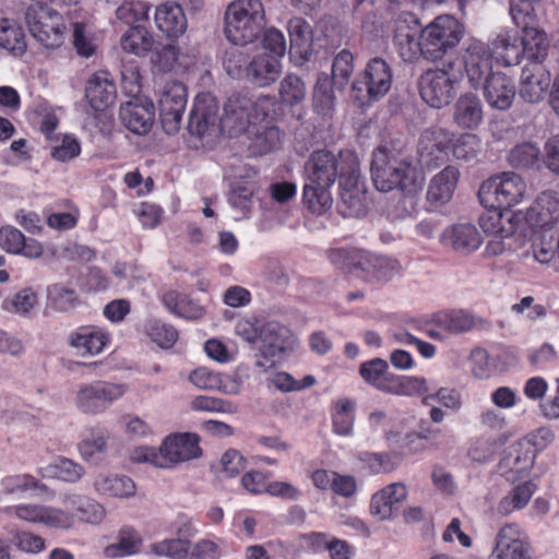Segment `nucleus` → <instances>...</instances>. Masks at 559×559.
<instances>
[{
  "label": "nucleus",
  "instance_id": "obj_1",
  "mask_svg": "<svg viewBox=\"0 0 559 559\" xmlns=\"http://www.w3.org/2000/svg\"><path fill=\"white\" fill-rule=\"evenodd\" d=\"M495 187V203H491V255L502 254L513 249L515 233L521 228V212L511 210L521 200L524 186L519 176L504 173L501 177L491 176Z\"/></svg>",
  "mask_w": 559,
  "mask_h": 559
},
{
  "label": "nucleus",
  "instance_id": "obj_2",
  "mask_svg": "<svg viewBox=\"0 0 559 559\" xmlns=\"http://www.w3.org/2000/svg\"><path fill=\"white\" fill-rule=\"evenodd\" d=\"M370 171L376 189L381 192H420L425 183V176L416 165L386 146L374 150Z\"/></svg>",
  "mask_w": 559,
  "mask_h": 559
},
{
  "label": "nucleus",
  "instance_id": "obj_3",
  "mask_svg": "<svg viewBox=\"0 0 559 559\" xmlns=\"http://www.w3.org/2000/svg\"><path fill=\"white\" fill-rule=\"evenodd\" d=\"M275 97L259 95L251 97L247 93L230 95L225 104L224 114L219 119L221 130L229 136L237 135L276 114Z\"/></svg>",
  "mask_w": 559,
  "mask_h": 559
},
{
  "label": "nucleus",
  "instance_id": "obj_4",
  "mask_svg": "<svg viewBox=\"0 0 559 559\" xmlns=\"http://www.w3.org/2000/svg\"><path fill=\"white\" fill-rule=\"evenodd\" d=\"M264 8L260 0H235L224 16V33L234 45L253 41L263 26Z\"/></svg>",
  "mask_w": 559,
  "mask_h": 559
},
{
  "label": "nucleus",
  "instance_id": "obj_5",
  "mask_svg": "<svg viewBox=\"0 0 559 559\" xmlns=\"http://www.w3.org/2000/svg\"><path fill=\"white\" fill-rule=\"evenodd\" d=\"M539 3L521 2L510 4V13L518 27L522 29L521 41L524 58L528 62L545 61L550 46L547 34L539 28Z\"/></svg>",
  "mask_w": 559,
  "mask_h": 559
},
{
  "label": "nucleus",
  "instance_id": "obj_6",
  "mask_svg": "<svg viewBox=\"0 0 559 559\" xmlns=\"http://www.w3.org/2000/svg\"><path fill=\"white\" fill-rule=\"evenodd\" d=\"M464 27L452 15L442 14L435 17L420 31L424 58L430 61L442 59L461 41Z\"/></svg>",
  "mask_w": 559,
  "mask_h": 559
},
{
  "label": "nucleus",
  "instance_id": "obj_7",
  "mask_svg": "<svg viewBox=\"0 0 559 559\" xmlns=\"http://www.w3.org/2000/svg\"><path fill=\"white\" fill-rule=\"evenodd\" d=\"M25 24L44 48L55 50L64 44L67 25L63 16L45 4H32L24 14Z\"/></svg>",
  "mask_w": 559,
  "mask_h": 559
},
{
  "label": "nucleus",
  "instance_id": "obj_8",
  "mask_svg": "<svg viewBox=\"0 0 559 559\" xmlns=\"http://www.w3.org/2000/svg\"><path fill=\"white\" fill-rule=\"evenodd\" d=\"M128 391L127 383L94 380L81 383L74 392L73 401L81 413L100 415L121 400Z\"/></svg>",
  "mask_w": 559,
  "mask_h": 559
},
{
  "label": "nucleus",
  "instance_id": "obj_9",
  "mask_svg": "<svg viewBox=\"0 0 559 559\" xmlns=\"http://www.w3.org/2000/svg\"><path fill=\"white\" fill-rule=\"evenodd\" d=\"M461 81L460 71L452 64L425 71L418 80L421 99L432 108H443L455 97Z\"/></svg>",
  "mask_w": 559,
  "mask_h": 559
},
{
  "label": "nucleus",
  "instance_id": "obj_10",
  "mask_svg": "<svg viewBox=\"0 0 559 559\" xmlns=\"http://www.w3.org/2000/svg\"><path fill=\"white\" fill-rule=\"evenodd\" d=\"M61 507L39 504V503H21L9 507L8 514L15 515L17 519L43 525L53 530H70L76 523L75 513L62 503Z\"/></svg>",
  "mask_w": 559,
  "mask_h": 559
},
{
  "label": "nucleus",
  "instance_id": "obj_11",
  "mask_svg": "<svg viewBox=\"0 0 559 559\" xmlns=\"http://www.w3.org/2000/svg\"><path fill=\"white\" fill-rule=\"evenodd\" d=\"M345 169L342 173L340 197L345 216H359L366 212V187L361 180L359 160L356 154L344 155Z\"/></svg>",
  "mask_w": 559,
  "mask_h": 559
},
{
  "label": "nucleus",
  "instance_id": "obj_12",
  "mask_svg": "<svg viewBox=\"0 0 559 559\" xmlns=\"http://www.w3.org/2000/svg\"><path fill=\"white\" fill-rule=\"evenodd\" d=\"M345 154H354L352 151H341L338 154L326 150L313 152L305 164V181L311 185L331 186L341 181L342 173H347L344 162Z\"/></svg>",
  "mask_w": 559,
  "mask_h": 559
},
{
  "label": "nucleus",
  "instance_id": "obj_13",
  "mask_svg": "<svg viewBox=\"0 0 559 559\" xmlns=\"http://www.w3.org/2000/svg\"><path fill=\"white\" fill-rule=\"evenodd\" d=\"M393 72L390 64L382 58L371 59L364 72L356 78L353 83L352 90L355 93L354 97L361 98V93L371 100H378L384 97L392 87Z\"/></svg>",
  "mask_w": 559,
  "mask_h": 559
},
{
  "label": "nucleus",
  "instance_id": "obj_14",
  "mask_svg": "<svg viewBox=\"0 0 559 559\" xmlns=\"http://www.w3.org/2000/svg\"><path fill=\"white\" fill-rule=\"evenodd\" d=\"M188 102L186 86L178 81L164 84L160 90L158 106L163 129L168 134L179 131Z\"/></svg>",
  "mask_w": 559,
  "mask_h": 559
},
{
  "label": "nucleus",
  "instance_id": "obj_15",
  "mask_svg": "<svg viewBox=\"0 0 559 559\" xmlns=\"http://www.w3.org/2000/svg\"><path fill=\"white\" fill-rule=\"evenodd\" d=\"M453 133L441 127L425 130L418 143L420 162L427 167H438L448 160Z\"/></svg>",
  "mask_w": 559,
  "mask_h": 559
},
{
  "label": "nucleus",
  "instance_id": "obj_16",
  "mask_svg": "<svg viewBox=\"0 0 559 559\" xmlns=\"http://www.w3.org/2000/svg\"><path fill=\"white\" fill-rule=\"evenodd\" d=\"M559 222V194L547 190L542 192L535 202L521 213V225L525 224L532 230L551 228Z\"/></svg>",
  "mask_w": 559,
  "mask_h": 559
},
{
  "label": "nucleus",
  "instance_id": "obj_17",
  "mask_svg": "<svg viewBox=\"0 0 559 559\" xmlns=\"http://www.w3.org/2000/svg\"><path fill=\"white\" fill-rule=\"evenodd\" d=\"M296 345L294 333L276 321L262 324L260 331L259 353L262 358L270 360L290 352Z\"/></svg>",
  "mask_w": 559,
  "mask_h": 559
},
{
  "label": "nucleus",
  "instance_id": "obj_18",
  "mask_svg": "<svg viewBox=\"0 0 559 559\" xmlns=\"http://www.w3.org/2000/svg\"><path fill=\"white\" fill-rule=\"evenodd\" d=\"M164 468L198 457L201 454L199 439L192 433H173L160 444Z\"/></svg>",
  "mask_w": 559,
  "mask_h": 559
},
{
  "label": "nucleus",
  "instance_id": "obj_19",
  "mask_svg": "<svg viewBox=\"0 0 559 559\" xmlns=\"http://www.w3.org/2000/svg\"><path fill=\"white\" fill-rule=\"evenodd\" d=\"M534 463V454L525 449L524 442H515L506 448L497 464V472L510 483L519 480Z\"/></svg>",
  "mask_w": 559,
  "mask_h": 559
},
{
  "label": "nucleus",
  "instance_id": "obj_20",
  "mask_svg": "<svg viewBox=\"0 0 559 559\" xmlns=\"http://www.w3.org/2000/svg\"><path fill=\"white\" fill-rule=\"evenodd\" d=\"M465 70L471 85L483 88L485 97L488 95L489 85V52L484 43L472 40L468 44L465 56Z\"/></svg>",
  "mask_w": 559,
  "mask_h": 559
},
{
  "label": "nucleus",
  "instance_id": "obj_21",
  "mask_svg": "<svg viewBox=\"0 0 559 559\" xmlns=\"http://www.w3.org/2000/svg\"><path fill=\"white\" fill-rule=\"evenodd\" d=\"M551 83L550 72L540 62H528L522 69L520 96L527 103L544 99Z\"/></svg>",
  "mask_w": 559,
  "mask_h": 559
},
{
  "label": "nucleus",
  "instance_id": "obj_22",
  "mask_svg": "<svg viewBox=\"0 0 559 559\" xmlns=\"http://www.w3.org/2000/svg\"><path fill=\"white\" fill-rule=\"evenodd\" d=\"M393 46L397 55L405 62H415L420 57H424V45H421L417 23H408L404 20L396 21L393 34Z\"/></svg>",
  "mask_w": 559,
  "mask_h": 559
},
{
  "label": "nucleus",
  "instance_id": "obj_23",
  "mask_svg": "<svg viewBox=\"0 0 559 559\" xmlns=\"http://www.w3.org/2000/svg\"><path fill=\"white\" fill-rule=\"evenodd\" d=\"M122 124L135 134H146L153 127L155 119L154 104L148 100H130L119 110Z\"/></svg>",
  "mask_w": 559,
  "mask_h": 559
},
{
  "label": "nucleus",
  "instance_id": "obj_24",
  "mask_svg": "<svg viewBox=\"0 0 559 559\" xmlns=\"http://www.w3.org/2000/svg\"><path fill=\"white\" fill-rule=\"evenodd\" d=\"M460 171L454 166H445L429 181L427 189V202L432 210H437L449 203L456 189Z\"/></svg>",
  "mask_w": 559,
  "mask_h": 559
},
{
  "label": "nucleus",
  "instance_id": "obj_25",
  "mask_svg": "<svg viewBox=\"0 0 559 559\" xmlns=\"http://www.w3.org/2000/svg\"><path fill=\"white\" fill-rule=\"evenodd\" d=\"M154 23L156 28L169 39L182 36L188 27L183 9L174 1H165L155 8Z\"/></svg>",
  "mask_w": 559,
  "mask_h": 559
},
{
  "label": "nucleus",
  "instance_id": "obj_26",
  "mask_svg": "<svg viewBox=\"0 0 559 559\" xmlns=\"http://www.w3.org/2000/svg\"><path fill=\"white\" fill-rule=\"evenodd\" d=\"M282 71V61L276 56L261 52L246 66V80L255 86L265 87L276 82Z\"/></svg>",
  "mask_w": 559,
  "mask_h": 559
},
{
  "label": "nucleus",
  "instance_id": "obj_27",
  "mask_svg": "<svg viewBox=\"0 0 559 559\" xmlns=\"http://www.w3.org/2000/svg\"><path fill=\"white\" fill-rule=\"evenodd\" d=\"M85 96L91 107L97 111L114 105L117 90L110 73L107 71L94 73L86 83Z\"/></svg>",
  "mask_w": 559,
  "mask_h": 559
},
{
  "label": "nucleus",
  "instance_id": "obj_28",
  "mask_svg": "<svg viewBox=\"0 0 559 559\" xmlns=\"http://www.w3.org/2000/svg\"><path fill=\"white\" fill-rule=\"evenodd\" d=\"M530 548L527 537L514 524L503 526L497 535V559H526Z\"/></svg>",
  "mask_w": 559,
  "mask_h": 559
},
{
  "label": "nucleus",
  "instance_id": "obj_29",
  "mask_svg": "<svg viewBox=\"0 0 559 559\" xmlns=\"http://www.w3.org/2000/svg\"><path fill=\"white\" fill-rule=\"evenodd\" d=\"M110 334L94 325L81 326L71 333L70 345L81 356H96L110 343Z\"/></svg>",
  "mask_w": 559,
  "mask_h": 559
},
{
  "label": "nucleus",
  "instance_id": "obj_30",
  "mask_svg": "<svg viewBox=\"0 0 559 559\" xmlns=\"http://www.w3.org/2000/svg\"><path fill=\"white\" fill-rule=\"evenodd\" d=\"M352 457L356 469L367 475L388 474L401 464L400 454L395 452L356 451Z\"/></svg>",
  "mask_w": 559,
  "mask_h": 559
},
{
  "label": "nucleus",
  "instance_id": "obj_31",
  "mask_svg": "<svg viewBox=\"0 0 559 559\" xmlns=\"http://www.w3.org/2000/svg\"><path fill=\"white\" fill-rule=\"evenodd\" d=\"M0 247L8 253L28 259H38L44 253V247L38 240L26 238L11 225L0 228Z\"/></svg>",
  "mask_w": 559,
  "mask_h": 559
},
{
  "label": "nucleus",
  "instance_id": "obj_32",
  "mask_svg": "<svg viewBox=\"0 0 559 559\" xmlns=\"http://www.w3.org/2000/svg\"><path fill=\"white\" fill-rule=\"evenodd\" d=\"M218 104L210 94L198 95L190 112L188 129L190 133L202 136L217 122Z\"/></svg>",
  "mask_w": 559,
  "mask_h": 559
},
{
  "label": "nucleus",
  "instance_id": "obj_33",
  "mask_svg": "<svg viewBox=\"0 0 559 559\" xmlns=\"http://www.w3.org/2000/svg\"><path fill=\"white\" fill-rule=\"evenodd\" d=\"M94 490L105 497L129 499L135 496L136 485L127 475L116 473H99L93 481Z\"/></svg>",
  "mask_w": 559,
  "mask_h": 559
},
{
  "label": "nucleus",
  "instance_id": "obj_34",
  "mask_svg": "<svg viewBox=\"0 0 559 559\" xmlns=\"http://www.w3.org/2000/svg\"><path fill=\"white\" fill-rule=\"evenodd\" d=\"M287 32L290 40V49L298 53L301 60H309L316 48L317 28L300 16L292 17L287 23Z\"/></svg>",
  "mask_w": 559,
  "mask_h": 559
},
{
  "label": "nucleus",
  "instance_id": "obj_35",
  "mask_svg": "<svg viewBox=\"0 0 559 559\" xmlns=\"http://www.w3.org/2000/svg\"><path fill=\"white\" fill-rule=\"evenodd\" d=\"M407 497V488L403 483H392L377 491L370 501V513L380 520L390 519L394 507Z\"/></svg>",
  "mask_w": 559,
  "mask_h": 559
},
{
  "label": "nucleus",
  "instance_id": "obj_36",
  "mask_svg": "<svg viewBox=\"0 0 559 559\" xmlns=\"http://www.w3.org/2000/svg\"><path fill=\"white\" fill-rule=\"evenodd\" d=\"M142 546L141 533L131 525H124L118 531L116 542L105 547L104 555L107 558L132 557L140 554Z\"/></svg>",
  "mask_w": 559,
  "mask_h": 559
},
{
  "label": "nucleus",
  "instance_id": "obj_37",
  "mask_svg": "<svg viewBox=\"0 0 559 559\" xmlns=\"http://www.w3.org/2000/svg\"><path fill=\"white\" fill-rule=\"evenodd\" d=\"M43 478L57 479L63 483L74 484L85 475V468L78 462L64 456H57L48 464L38 468Z\"/></svg>",
  "mask_w": 559,
  "mask_h": 559
},
{
  "label": "nucleus",
  "instance_id": "obj_38",
  "mask_svg": "<svg viewBox=\"0 0 559 559\" xmlns=\"http://www.w3.org/2000/svg\"><path fill=\"white\" fill-rule=\"evenodd\" d=\"M442 240L448 241L454 250L461 252L475 251L483 242L479 231L472 224H459L445 229Z\"/></svg>",
  "mask_w": 559,
  "mask_h": 559
},
{
  "label": "nucleus",
  "instance_id": "obj_39",
  "mask_svg": "<svg viewBox=\"0 0 559 559\" xmlns=\"http://www.w3.org/2000/svg\"><path fill=\"white\" fill-rule=\"evenodd\" d=\"M359 270L370 278L388 281L400 271V264L395 259L362 250Z\"/></svg>",
  "mask_w": 559,
  "mask_h": 559
},
{
  "label": "nucleus",
  "instance_id": "obj_40",
  "mask_svg": "<svg viewBox=\"0 0 559 559\" xmlns=\"http://www.w3.org/2000/svg\"><path fill=\"white\" fill-rule=\"evenodd\" d=\"M62 503L70 507V510L75 513L76 520L80 519L90 524H99L106 515L105 508L99 502L78 493L64 495Z\"/></svg>",
  "mask_w": 559,
  "mask_h": 559
},
{
  "label": "nucleus",
  "instance_id": "obj_41",
  "mask_svg": "<svg viewBox=\"0 0 559 559\" xmlns=\"http://www.w3.org/2000/svg\"><path fill=\"white\" fill-rule=\"evenodd\" d=\"M492 45L491 59H495L498 63L509 67L518 64L521 57H524L523 45L516 34L510 32L500 34Z\"/></svg>",
  "mask_w": 559,
  "mask_h": 559
},
{
  "label": "nucleus",
  "instance_id": "obj_42",
  "mask_svg": "<svg viewBox=\"0 0 559 559\" xmlns=\"http://www.w3.org/2000/svg\"><path fill=\"white\" fill-rule=\"evenodd\" d=\"M453 120L462 129H475L483 120V107L478 97L466 94L454 106Z\"/></svg>",
  "mask_w": 559,
  "mask_h": 559
},
{
  "label": "nucleus",
  "instance_id": "obj_43",
  "mask_svg": "<svg viewBox=\"0 0 559 559\" xmlns=\"http://www.w3.org/2000/svg\"><path fill=\"white\" fill-rule=\"evenodd\" d=\"M162 302L173 314L186 320H198L204 316V308L188 295L177 290L166 292Z\"/></svg>",
  "mask_w": 559,
  "mask_h": 559
},
{
  "label": "nucleus",
  "instance_id": "obj_44",
  "mask_svg": "<svg viewBox=\"0 0 559 559\" xmlns=\"http://www.w3.org/2000/svg\"><path fill=\"white\" fill-rule=\"evenodd\" d=\"M356 402L348 397H342L332 403L331 419L332 430L335 435L350 437L354 433Z\"/></svg>",
  "mask_w": 559,
  "mask_h": 559
},
{
  "label": "nucleus",
  "instance_id": "obj_45",
  "mask_svg": "<svg viewBox=\"0 0 559 559\" xmlns=\"http://www.w3.org/2000/svg\"><path fill=\"white\" fill-rule=\"evenodd\" d=\"M0 48L14 57H22L27 50L24 29L15 21L0 20Z\"/></svg>",
  "mask_w": 559,
  "mask_h": 559
},
{
  "label": "nucleus",
  "instance_id": "obj_46",
  "mask_svg": "<svg viewBox=\"0 0 559 559\" xmlns=\"http://www.w3.org/2000/svg\"><path fill=\"white\" fill-rule=\"evenodd\" d=\"M154 45V36L142 25L129 27L121 36L120 46L123 51L138 57L146 56Z\"/></svg>",
  "mask_w": 559,
  "mask_h": 559
},
{
  "label": "nucleus",
  "instance_id": "obj_47",
  "mask_svg": "<svg viewBox=\"0 0 559 559\" xmlns=\"http://www.w3.org/2000/svg\"><path fill=\"white\" fill-rule=\"evenodd\" d=\"M429 386L426 378L420 376H405V374H393L388 393L397 395V396H406V397H416L428 395Z\"/></svg>",
  "mask_w": 559,
  "mask_h": 559
},
{
  "label": "nucleus",
  "instance_id": "obj_48",
  "mask_svg": "<svg viewBox=\"0 0 559 559\" xmlns=\"http://www.w3.org/2000/svg\"><path fill=\"white\" fill-rule=\"evenodd\" d=\"M361 378L373 388L388 393L394 373L389 371V365L384 359L373 358L362 362L359 368Z\"/></svg>",
  "mask_w": 559,
  "mask_h": 559
},
{
  "label": "nucleus",
  "instance_id": "obj_49",
  "mask_svg": "<svg viewBox=\"0 0 559 559\" xmlns=\"http://www.w3.org/2000/svg\"><path fill=\"white\" fill-rule=\"evenodd\" d=\"M331 188V186L311 185V182L305 181L302 200L311 213L322 215L332 207Z\"/></svg>",
  "mask_w": 559,
  "mask_h": 559
},
{
  "label": "nucleus",
  "instance_id": "obj_50",
  "mask_svg": "<svg viewBox=\"0 0 559 559\" xmlns=\"http://www.w3.org/2000/svg\"><path fill=\"white\" fill-rule=\"evenodd\" d=\"M515 98V85L511 78L502 72H491V107L506 110Z\"/></svg>",
  "mask_w": 559,
  "mask_h": 559
},
{
  "label": "nucleus",
  "instance_id": "obj_51",
  "mask_svg": "<svg viewBox=\"0 0 559 559\" xmlns=\"http://www.w3.org/2000/svg\"><path fill=\"white\" fill-rule=\"evenodd\" d=\"M313 109L318 115L330 117L335 106V95L332 87V80L326 73H320L313 88Z\"/></svg>",
  "mask_w": 559,
  "mask_h": 559
},
{
  "label": "nucleus",
  "instance_id": "obj_52",
  "mask_svg": "<svg viewBox=\"0 0 559 559\" xmlns=\"http://www.w3.org/2000/svg\"><path fill=\"white\" fill-rule=\"evenodd\" d=\"M424 436L417 431H409L400 436L393 430L384 432V439L389 447L396 448L392 452L400 454L401 461L404 456L419 453L424 450Z\"/></svg>",
  "mask_w": 559,
  "mask_h": 559
},
{
  "label": "nucleus",
  "instance_id": "obj_53",
  "mask_svg": "<svg viewBox=\"0 0 559 559\" xmlns=\"http://www.w3.org/2000/svg\"><path fill=\"white\" fill-rule=\"evenodd\" d=\"M536 489L537 486L532 480H527L515 486L509 495L499 502V513L508 515L515 510L523 509L530 502Z\"/></svg>",
  "mask_w": 559,
  "mask_h": 559
},
{
  "label": "nucleus",
  "instance_id": "obj_54",
  "mask_svg": "<svg viewBox=\"0 0 559 559\" xmlns=\"http://www.w3.org/2000/svg\"><path fill=\"white\" fill-rule=\"evenodd\" d=\"M508 160L512 167L519 169L539 168L540 151L535 144L523 142L509 152Z\"/></svg>",
  "mask_w": 559,
  "mask_h": 559
},
{
  "label": "nucleus",
  "instance_id": "obj_55",
  "mask_svg": "<svg viewBox=\"0 0 559 559\" xmlns=\"http://www.w3.org/2000/svg\"><path fill=\"white\" fill-rule=\"evenodd\" d=\"M1 486L7 493H20L36 491L37 493L48 492L49 487L29 474H19L4 477Z\"/></svg>",
  "mask_w": 559,
  "mask_h": 559
},
{
  "label": "nucleus",
  "instance_id": "obj_56",
  "mask_svg": "<svg viewBox=\"0 0 559 559\" xmlns=\"http://www.w3.org/2000/svg\"><path fill=\"white\" fill-rule=\"evenodd\" d=\"M37 293L31 287H25L13 296L5 298L2 302V308L14 314L27 316L37 306Z\"/></svg>",
  "mask_w": 559,
  "mask_h": 559
},
{
  "label": "nucleus",
  "instance_id": "obj_57",
  "mask_svg": "<svg viewBox=\"0 0 559 559\" xmlns=\"http://www.w3.org/2000/svg\"><path fill=\"white\" fill-rule=\"evenodd\" d=\"M48 307L66 312L78 304V294L74 288L63 284H52L47 288Z\"/></svg>",
  "mask_w": 559,
  "mask_h": 559
},
{
  "label": "nucleus",
  "instance_id": "obj_58",
  "mask_svg": "<svg viewBox=\"0 0 559 559\" xmlns=\"http://www.w3.org/2000/svg\"><path fill=\"white\" fill-rule=\"evenodd\" d=\"M402 197L391 201L386 206V216L395 222L412 217L417 213L420 192L400 191Z\"/></svg>",
  "mask_w": 559,
  "mask_h": 559
},
{
  "label": "nucleus",
  "instance_id": "obj_59",
  "mask_svg": "<svg viewBox=\"0 0 559 559\" xmlns=\"http://www.w3.org/2000/svg\"><path fill=\"white\" fill-rule=\"evenodd\" d=\"M120 420L123 432L130 440H146L156 436L154 426L139 415L128 413Z\"/></svg>",
  "mask_w": 559,
  "mask_h": 559
},
{
  "label": "nucleus",
  "instance_id": "obj_60",
  "mask_svg": "<svg viewBox=\"0 0 559 559\" xmlns=\"http://www.w3.org/2000/svg\"><path fill=\"white\" fill-rule=\"evenodd\" d=\"M228 203L235 212V219L248 217L253 207V189L249 186L233 187Z\"/></svg>",
  "mask_w": 559,
  "mask_h": 559
},
{
  "label": "nucleus",
  "instance_id": "obj_61",
  "mask_svg": "<svg viewBox=\"0 0 559 559\" xmlns=\"http://www.w3.org/2000/svg\"><path fill=\"white\" fill-rule=\"evenodd\" d=\"M189 542L181 538H166L150 545L148 555L169 559H183L188 555Z\"/></svg>",
  "mask_w": 559,
  "mask_h": 559
},
{
  "label": "nucleus",
  "instance_id": "obj_62",
  "mask_svg": "<svg viewBox=\"0 0 559 559\" xmlns=\"http://www.w3.org/2000/svg\"><path fill=\"white\" fill-rule=\"evenodd\" d=\"M145 332L152 342L162 348H170L178 340L177 330L167 323L151 320L145 324Z\"/></svg>",
  "mask_w": 559,
  "mask_h": 559
},
{
  "label": "nucleus",
  "instance_id": "obj_63",
  "mask_svg": "<svg viewBox=\"0 0 559 559\" xmlns=\"http://www.w3.org/2000/svg\"><path fill=\"white\" fill-rule=\"evenodd\" d=\"M474 317L463 310H452L438 318V324L450 333H463L474 326Z\"/></svg>",
  "mask_w": 559,
  "mask_h": 559
},
{
  "label": "nucleus",
  "instance_id": "obj_64",
  "mask_svg": "<svg viewBox=\"0 0 559 559\" xmlns=\"http://www.w3.org/2000/svg\"><path fill=\"white\" fill-rule=\"evenodd\" d=\"M72 44L76 53L83 58H91L94 56L98 47L94 34L88 32L82 23L73 24Z\"/></svg>",
  "mask_w": 559,
  "mask_h": 559
}]
</instances>
